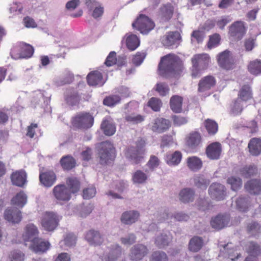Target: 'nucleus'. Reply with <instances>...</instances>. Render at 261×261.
<instances>
[{
  "mask_svg": "<svg viewBox=\"0 0 261 261\" xmlns=\"http://www.w3.org/2000/svg\"><path fill=\"white\" fill-rule=\"evenodd\" d=\"M66 184L70 189L64 185H57L53 189L54 195L56 199L60 202L69 201L71 198V193H76L80 190V182L76 177L67 178Z\"/></svg>",
  "mask_w": 261,
  "mask_h": 261,
  "instance_id": "obj_1",
  "label": "nucleus"
},
{
  "mask_svg": "<svg viewBox=\"0 0 261 261\" xmlns=\"http://www.w3.org/2000/svg\"><path fill=\"white\" fill-rule=\"evenodd\" d=\"M182 68L181 61L174 54H168L163 57L159 64L160 70L166 73H178Z\"/></svg>",
  "mask_w": 261,
  "mask_h": 261,
  "instance_id": "obj_2",
  "label": "nucleus"
},
{
  "mask_svg": "<svg viewBox=\"0 0 261 261\" xmlns=\"http://www.w3.org/2000/svg\"><path fill=\"white\" fill-rule=\"evenodd\" d=\"M145 144V141L140 139L136 142L135 146L126 147L124 150L126 158L135 164L140 163L144 158Z\"/></svg>",
  "mask_w": 261,
  "mask_h": 261,
  "instance_id": "obj_3",
  "label": "nucleus"
},
{
  "mask_svg": "<svg viewBox=\"0 0 261 261\" xmlns=\"http://www.w3.org/2000/svg\"><path fill=\"white\" fill-rule=\"evenodd\" d=\"M99 155L100 163L102 165L113 161L116 156V150L113 144L109 141L101 142L99 145Z\"/></svg>",
  "mask_w": 261,
  "mask_h": 261,
  "instance_id": "obj_4",
  "label": "nucleus"
},
{
  "mask_svg": "<svg viewBox=\"0 0 261 261\" xmlns=\"http://www.w3.org/2000/svg\"><path fill=\"white\" fill-rule=\"evenodd\" d=\"M62 216L54 212H45L41 219V226L48 231H54L59 225Z\"/></svg>",
  "mask_w": 261,
  "mask_h": 261,
  "instance_id": "obj_5",
  "label": "nucleus"
},
{
  "mask_svg": "<svg viewBox=\"0 0 261 261\" xmlns=\"http://www.w3.org/2000/svg\"><path fill=\"white\" fill-rule=\"evenodd\" d=\"M34 53V48L31 45L22 42L12 49L11 56L15 60L29 59L33 56Z\"/></svg>",
  "mask_w": 261,
  "mask_h": 261,
  "instance_id": "obj_6",
  "label": "nucleus"
},
{
  "mask_svg": "<svg viewBox=\"0 0 261 261\" xmlns=\"http://www.w3.org/2000/svg\"><path fill=\"white\" fill-rule=\"evenodd\" d=\"M132 27L142 34H147L155 27L154 22L148 16L140 14L132 23Z\"/></svg>",
  "mask_w": 261,
  "mask_h": 261,
  "instance_id": "obj_7",
  "label": "nucleus"
},
{
  "mask_svg": "<svg viewBox=\"0 0 261 261\" xmlns=\"http://www.w3.org/2000/svg\"><path fill=\"white\" fill-rule=\"evenodd\" d=\"M247 31L245 23L242 21H236L229 27V36L236 40H240L245 36Z\"/></svg>",
  "mask_w": 261,
  "mask_h": 261,
  "instance_id": "obj_8",
  "label": "nucleus"
},
{
  "mask_svg": "<svg viewBox=\"0 0 261 261\" xmlns=\"http://www.w3.org/2000/svg\"><path fill=\"white\" fill-rule=\"evenodd\" d=\"M217 59L219 65L224 69L229 70L235 67L234 60L228 50L219 53L217 55Z\"/></svg>",
  "mask_w": 261,
  "mask_h": 261,
  "instance_id": "obj_9",
  "label": "nucleus"
},
{
  "mask_svg": "<svg viewBox=\"0 0 261 261\" xmlns=\"http://www.w3.org/2000/svg\"><path fill=\"white\" fill-rule=\"evenodd\" d=\"M39 179L41 185L45 188H50L55 184L57 175L53 170H42L39 172Z\"/></svg>",
  "mask_w": 261,
  "mask_h": 261,
  "instance_id": "obj_10",
  "label": "nucleus"
},
{
  "mask_svg": "<svg viewBox=\"0 0 261 261\" xmlns=\"http://www.w3.org/2000/svg\"><path fill=\"white\" fill-rule=\"evenodd\" d=\"M201 144L202 137L198 132H192L185 138V145L191 151H197Z\"/></svg>",
  "mask_w": 261,
  "mask_h": 261,
  "instance_id": "obj_11",
  "label": "nucleus"
},
{
  "mask_svg": "<svg viewBox=\"0 0 261 261\" xmlns=\"http://www.w3.org/2000/svg\"><path fill=\"white\" fill-rule=\"evenodd\" d=\"M94 122L92 115H77L72 121L73 127L77 128H88L91 127Z\"/></svg>",
  "mask_w": 261,
  "mask_h": 261,
  "instance_id": "obj_12",
  "label": "nucleus"
},
{
  "mask_svg": "<svg viewBox=\"0 0 261 261\" xmlns=\"http://www.w3.org/2000/svg\"><path fill=\"white\" fill-rule=\"evenodd\" d=\"M208 194L213 199L218 201L222 200L226 196V189L222 184L213 183L209 188Z\"/></svg>",
  "mask_w": 261,
  "mask_h": 261,
  "instance_id": "obj_13",
  "label": "nucleus"
},
{
  "mask_svg": "<svg viewBox=\"0 0 261 261\" xmlns=\"http://www.w3.org/2000/svg\"><path fill=\"white\" fill-rule=\"evenodd\" d=\"M222 146L220 143L214 142L208 144L205 148V154L211 160H219L221 155Z\"/></svg>",
  "mask_w": 261,
  "mask_h": 261,
  "instance_id": "obj_14",
  "label": "nucleus"
},
{
  "mask_svg": "<svg viewBox=\"0 0 261 261\" xmlns=\"http://www.w3.org/2000/svg\"><path fill=\"white\" fill-rule=\"evenodd\" d=\"M27 174L25 170L21 169L13 172L10 175L12 185L23 187L27 182Z\"/></svg>",
  "mask_w": 261,
  "mask_h": 261,
  "instance_id": "obj_15",
  "label": "nucleus"
},
{
  "mask_svg": "<svg viewBox=\"0 0 261 261\" xmlns=\"http://www.w3.org/2000/svg\"><path fill=\"white\" fill-rule=\"evenodd\" d=\"M149 126L153 132L162 133L169 128L170 123L164 118H157L149 124Z\"/></svg>",
  "mask_w": 261,
  "mask_h": 261,
  "instance_id": "obj_16",
  "label": "nucleus"
},
{
  "mask_svg": "<svg viewBox=\"0 0 261 261\" xmlns=\"http://www.w3.org/2000/svg\"><path fill=\"white\" fill-rule=\"evenodd\" d=\"M216 84V80L212 75H207L202 77L199 82L198 91L205 92L214 87Z\"/></svg>",
  "mask_w": 261,
  "mask_h": 261,
  "instance_id": "obj_17",
  "label": "nucleus"
},
{
  "mask_svg": "<svg viewBox=\"0 0 261 261\" xmlns=\"http://www.w3.org/2000/svg\"><path fill=\"white\" fill-rule=\"evenodd\" d=\"M87 81L88 84L91 86H101L105 83L102 73L98 70L89 72L87 76Z\"/></svg>",
  "mask_w": 261,
  "mask_h": 261,
  "instance_id": "obj_18",
  "label": "nucleus"
},
{
  "mask_svg": "<svg viewBox=\"0 0 261 261\" xmlns=\"http://www.w3.org/2000/svg\"><path fill=\"white\" fill-rule=\"evenodd\" d=\"M4 218L12 223H18L22 219L21 213L17 208H8L5 212Z\"/></svg>",
  "mask_w": 261,
  "mask_h": 261,
  "instance_id": "obj_19",
  "label": "nucleus"
},
{
  "mask_svg": "<svg viewBox=\"0 0 261 261\" xmlns=\"http://www.w3.org/2000/svg\"><path fill=\"white\" fill-rule=\"evenodd\" d=\"M191 62L204 70L208 66L210 58L206 54H196L191 59Z\"/></svg>",
  "mask_w": 261,
  "mask_h": 261,
  "instance_id": "obj_20",
  "label": "nucleus"
},
{
  "mask_svg": "<svg viewBox=\"0 0 261 261\" xmlns=\"http://www.w3.org/2000/svg\"><path fill=\"white\" fill-rule=\"evenodd\" d=\"M246 250L249 254L245 261H257L256 256L261 253L260 246L253 242H249L247 245Z\"/></svg>",
  "mask_w": 261,
  "mask_h": 261,
  "instance_id": "obj_21",
  "label": "nucleus"
},
{
  "mask_svg": "<svg viewBox=\"0 0 261 261\" xmlns=\"http://www.w3.org/2000/svg\"><path fill=\"white\" fill-rule=\"evenodd\" d=\"M50 244L48 241H45L41 238H34L31 245V249L35 252L43 253L49 248Z\"/></svg>",
  "mask_w": 261,
  "mask_h": 261,
  "instance_id": "obj_22",
  "label": "nucleus"
},
{
  "mask_svg": "<svg viewBox=\"0 0 261 261\" xmlns=\"http://www.w3.org/2000/svg\"><path fill=\"white\" fill-rule=\"evenodd\" d=\"M246 191L252 195L261 193V180L253 179L248 180L244 185Z\"/></svg>",
  "mask_w": 261,
  "mask_h": 261,
  "instance_id": "obj_23",
  "label": "nucleus"
},
{
  "mask_svg": "<svg viewBox=\"0 0 261 261\" xmlns=\"http://www.w3.org/2000/svg\"><path fill=\"white\" fill-rule=\"evenodd\" d=\"M229 217L227 215H218L211 221L212 227L217 230L222 229L228 225Z\"/></svg>",
  "mask_w": 261,
  "mask_h": 261,
  "instance_id": "obj_24",
  "label": "nucleus"
},
{
  "mask_svg": "<svg viewBox=\"0 0 261 261\" xmlns=\"http://www.w3.org/2000/svg\"><path fill=\"white\" fill-rule=\"evenodd\" d=\"M148 253L147 247L143 245H135L131 250L130 256L134 261L142 259Z\"/></svg>",
  "mask_w": 261,
  "mask_h": 261,
  "instance_id": "obj_25",
  "label": "nucleus"
},
{
  "mask_svg": "<svg viewBox=\"0 0 261 261\" xmlns=\"http://www.w3.org/2000/svg\"><path fill=\"white\" fill-rule=\"evenodd\" d=\"M39 231L37 227L33 224H28L24 229V232L22 234L23 240L25 242L31 241L34 238H37Z\"/></svg>",
  "mask_w": 261,
  "mask_h": 261,
  "instance_id": "obj_26",
  "label": "nucleus"
},
{
  "mask_svg": "<svg viewBox=\"0 0 261 261\" xmlns=\"http://www.w3.org/2000/svg\"><path fill=\"white\" fill-rule=\"evenodd\" d=\"M85 238L91 245L95 246L100 245L103 241V239L99 231L93 230L87 232Z\"/></svg>",
  "mask_w": 261,
  "mask_h": 261,
  "instance_id": "obj_27",
  "label": "nucleus"
},
{
  "mask_svg": "<svg viewBox=\"0 0 261 261\" xmlns=\"http://www.w3.org/2000/svg\"><path fill=\"white\" fill-rule=\"evenodd\" d=\"M180 39V35L177 32H170L163 38L162 42L164 46L170 47L178 44Z\"/></svg>",
  "mask_w": 261,
  "mask_h": 261,
  "instance_id": "obj_28",
  "label": "nucleus"
},
{
  "mask_svg": "<svg viewBox=\"0 0 261 261\" xmlns=\"http://www.w3.org/2000/svg\"><path fill=\"white\" fill-rule=\"evenodd\" d=\"M139 217V213L137 211H126L122 214L121 221L125 224H131L135 223Z\"/></svg>",
  "mask_w": 261,
  "mask_h": 261,
  "instance_id": "obj_29",
  "label": "nucleus"
},
{
  "mask_svg": "<svg viewBox=\"0 0 261 261\" xmlns=\"http://www.w3.org/2000/svg\"><path fill=\"white\" fill-rule=\"evenodd\" d=\"M248 147L252 155H259L261 152V140L256 138H252L249 141Z\"/></svg>",
  "mask_w": 261,
  "mask_h": 261,
  "instance_id": "obj_30",
  "label": "nucleus"
},
{
  "mask_svg": "<svg viewBox=\"0 0 261 261\" xmlns=\"http://www.w3.org/2000/svg\"><path fill=\"white\" fill-rule=\"evenodd\" d=\"M182 97L178 95L172 96L170 100V106L172 111L179 113L182 110Z\"/></svg>",
  "mask_w": 261,
  "mask_h": 261,
  "instance_id": "obj_31",
  "label": "nucleus"
},
{
  "mask_svg": "<svg viewBox=\"0 0 261 261\" xmlns=\"http://www.w3.org/2000/svg\"><path fill=\"white\" fill-rule=\"evenodd\" d=\"M174 8L170 4L163 5L160 9V15L164 21L169 20L173 14Z\"/></svg>",
  "mask_w": 261,
  "mask_h": 261,
  "instance_id": "obj_32",
  "label": "nucleus"
},
{
  "mask_svg": "<svg viewBox=\"0 0 261 261\" xmlns=\"http://www.w3.org/2000/svg\"><path fill=\"white\" fill-rule=\"evenodd\" d=\"M60 164L64 170H70L75 167L76 161L71 155L63 156L60 160Z\"/></svg>",
  "mask_w": 261,
  "mask_h": 261,
  "instance_id": "obj_33",
  "label": "nucleus"
},
{
  "mask_svg": "<svg viewBox=\"0 0 261 261\" xmlns=\"http://www.w3.org/2000/svg\"><path fill=\"white\" fill-rule=\"evenodd\" d=\"M195 192L190 188L182 189L179 193V199L184 203L193 201L194 198Z\"/></svg>",
  "mask_w": 261,
  "mask_h": 261,
  "instance_id": "obj_34",
  "label": "nucleus"
},
{
  "mask_svg": "<svg viewBox=\"0 0 261 261\" xmlns=\"http://www.w3.org/2000/svg\"><path fill=\"white\" fill-rule=\"evenodd\" d=\"M101 129L107 136H112L116 132V126L111 120L105 119L101 124Z\"/></svg>",
  "mask_w": 261,
  "mask_h": 261,
  "instance_id": "obj_35",
  "label": "nucleus"
},
{
  "mask_svg": "<svg viewBox=\"0 0 261 261\" xmlns=\"http://www.w3.org/2000/svg\"><path fill=\"white\" fill-rule=\"evenodd\" d=\"M27 196L23 191H20L11 199V204L22 207L27 203Z\"/></svg>",
  "mask_w": 261,
  "mask_h": 261,
  "instance_id": "obj_36",
  "label": "nucleus"
},
{
  "mask_svg": "<svg viewBox=\"0 0 261 261\" xmlns=\"http://www.w3.org/2000/svg\"><path fill=\"white\" fill-rule=\"evenodd\" d=\"M182 153L179 151H175L171 154L166 155V161L169 166H177L182 159Z\"/></svg>",
  "mask_w": 261,
  "mask_h": 261,
  "instance_id": "obj_37",
  "label": "nucleus"
},
{
  "mask_svg": "<svg viewBox=\"0 0 261 261\" xmlns=\"http://www.w3.org/2000/svg\"><path fill=\"white\" fill-rule=\"evenodd\" d=\"M203 244V242L201 238L197 236L194 237L189 242V249L191 251L197 252L201 249Z\"/></svg>",
  "mask_w": 261,
  "mask_h": 261,
  "instance_id": "obj_38",
  "label": "nucleus"
},
{
  "mask_svg": "<svg viewBox=\"0 0 261 261\" xmlns=\"http://www.w3.org/2000/svg\"><path fill=\"white\" fill-rule=\"evenodd\" d=\"M187 166L192 171H197L202 166V162L197 156L189 157L187 159Z\"/></svg>",
  "mask_w": 261,
  "mask_h": 261,
  "instance_id": "obj_39",
  "label": "nucleus"
},
{
  "mask_svg": "<svg viewBox=\"0 0 261 261\" xmlns=\"http://www.w3.org/2000/svg\"><path fill=\"white\" fill-rule=\"evenodd\" d=\"M126 45L129 50L133 51L139 46L140 40L136 35L129 34L126 37Z\"/></svg>",
  "mask_w": 261,
  "mask_h": 261,
  "instance_id": "obj_40",
  "label": "nucleus"
},
{
  "mask_svg": "<svg viewBox=\"0 0 261 261\" xmlns=\"http://www.w3.org/2000/svg\"><path fill=\"white\" fill-rule=\"evenodd\" d=\"M236 202L237 209L241 212H245L247 211L249 205L250 197L241 196L237 199Z\"/></svg>",
  "mask_w": 261,
  "mask_h": 261,
  "instance_id": "obj_41",
  "label": "nucleus"
},
{
  "mask_svg": "<svg viewBox=\"0 0 261 261\" xmlns=\"http://www.w3.org/2000/svg\"><path fill=\"white\" fill-rule=\"evenodd\" d=\"M193 180L195 186L202 190H205L210 183V180L205 178L203 175L194 177Z\"/></svg>",
  "mask_w": 261,
  "mask_h": 261,
  "instance_id": "obj_42",
  "label": "nucleus"
},
{
  "mask_svg": "<svg viewBox=\"0 0 261 261\" xmlns=\"http://www.w3.org/2000/svg\"><path fill=\"white\" fill-rule=\"evenodd\" d=\"M248 70L250 73L255 75L261 73V60L256 59L251 61L248 65Z\"/></svg>",
  "mask_w": 261,
  "mask_h": 261,
  "instance_id": "obj_43",
  "label": "nucleus"
},
{
  "mask_svg": "<svg viewBox=\"0 0 261 261\" xmlns=\"http://www.w3.org/2000/svg\"><path fill=\"white\" fill-rule=\"evenodd\" d=\"M239 98L243 101H247L252 98V92L250 86L244 85L240 90Z\"/></svg>",
  "mask_w": 261,
  "mask_h": 261,
  "instance_id": "obj_44",
  "label": "nucleus"
},
{
  "mask_svg": "<svg viewBox=\"0 0 261 261\" xmlns=\"http://www.w3.org/2000/svg\"><path fill=\"white\" fill-rule=\"evenodd\" d=\"M240 173L245 177L249 178L257 173V169L254 165L246 166L240 170Z\"/></svg>",
  "mask_w": 261,
  "mask_h": 261,
  "instance_id": "obj_45",
  "label": "nucleus"
},
{
  "mask_svg": "<svg viewBox=\"0 0 261 261\" xmlns=\"http://www.w3.org/2000/svg\"><path fill=\"white\" fill-rule=\"evenodd\" d=\"M227 183L230 185L231 189L234 191L239 190L242 187V181L240 177L231 176L227 179Z\"/></svg>",
  "mask_w": 261,
  "mask_h": 261,
  "instance_id": "obj_46",
  "label": "nucleus"
},
{
  "mask_svg": "<svg viewBox=\"0 0 261 261\" xmlns=\"http://www.w3.org/2000/svg\"><path fill=\"white\" fill-rule=\"evenodd\" d=\"M221 41L220 35L218 33L213 34L209 36V39L207 43V46L208 49L218 46Z\"/></svg>",
  "mask_w": 261,
  "mask_h": 261,
  "instance_id": "obj_47",
  "label": "nucleus"
},
{
  "mask_svg": "<svg viewBox=\"0 0 261 261\" xmlns=\"http://www.w3.org/2000/svg\"><path fill=\"white\" fill-rule=\"evenodd\" d=\"M147 175L140 170H137L133 175L132 180L137 184L144 183L147 179Z\"/></svg>",
  "mask_w": 261,
  "mask_h": 261,
  "instance_id": "obj_48",
  "label": "nucleus"
},
{
  "mask_svg": "<svg viewBox=\"0 0 261 261\" xmlns=\"http://www.w3.org/2000/svg\"><path fill=\"white\" fill-rule=\"evenodd\" d=\"M121 100V98L117 95H111L106 97L103 101V103L108 106L112 107L118 103Z\"/></svg>",
  "mask_w": 261,
  "mask_h": 261,
  "instance_id": "obj_49",
  "label": "nucleus"
},
{
  "mask_svg": "<svg viewBox=\"0 0 261 261\" xmlns=\"http://www.w3.org/2000/svg\"><path fill=\"white\" fill-rule=\"evenodd\" d=\"M147 105L154 112H158L162 106V102L158 98L151 97L149 100Z\"/></svg>",
  "mask_w": 261,
  "mask_h": 261,
  "instance_id": "obj_50",
  "label": "nucleus"
},
{
  "mask_svg": "<svg viewBox=\"0 0 261 261\" xmlns=\"http://www.w3.org/2000/svg\"><path fill=\"white\" fill-rule=\"evenodd\" d=\"M170 240L169 236L162 234L156 238L155 243L159 247L162 248L168 245Z\"/></svg>",
  "mask_w": 261,
  "mask_h": 261,
  "instance_id": "obj_51",
  "label": "nucleus"
},
{
  "mask_svg": "<svg viewBox=\"0 0 261 261\" xmlns=\"http://www.w3.org/2000/svg\"><path fill=\"white\" fill-rule=\"evenodd\" d=\"M24 254L20 250H13L9 255V261H24Z\"/></svg>",
  "mask_w": 261,
  "mask_h": 261,
  "instance_id": "obj_52",
  "label": "nucleus"
},
{
  "mask_svg": "<svg viewBox=\"0 0 261 261\" xmlns=\"http://www.w3.org/2000/svg\"><path fill=\"white\" fill-rule=\"evenodd\" d=\"M120 254V247L117 245L115 250H112L108 256L102 258L103 261H115Z\"/></svg>",
  "mask_w": 261,
  "mask_h": 261,
  "instance_id": "obj_53",
  "label": "nucleus"
},
{
  "mask_svg": "<svg viewBox=\"0 0 261 261\" xmlns=\"http://www.w3.org/2000/svg\"><path fill=\"white\" fill-rule=\"evenodd\" d=\"M205 126L208 134H215L218 131V125L214 121L207 119L205 121Z\"/></svg>",
  "mask_w": 261,
  "mask_h": 261,
  "instance_id": "obj_54",
  "label": "nucleus"
},
{
  "mask_svg": "<svg viewBox=\"0 0 261 261\" xmlns=\"http://www.w3.org/2000/svg\"><path fill=\"white\" fill-rule=\"evenodd\" d=\"M150 261H168V258L165 252L158 251L152 253Z\"/></svg>",
  "mask_w": 261,
  "mask_h": 261,
  "instance_id": "obj_55",
  "label": "nucleus"
},
{
  "mask_svg": "<svg viewBox=\"0 0 261 261\" xmlns=\"http://www.w3.org/2000/svg\"><path fill=\"white\" fill-rule=\"evenodd\" d=\"M247 230L249 233L255 235L261 230V226L257 223L253 222L247 225Z\"/></svg>",
  "mask_w": 261,
  "mask_h": 261,
  "instance_id": "obj_56",
  "label": "nucleus"
},
{
  "mask_svg": "<svg viewBox=\"0 0 261 261\" xmlns=\"http://www.w3.org/2000/svg\"><path fill=\"white\" fill-rule=\"evenodd\" d=\"M146 54L145 52H137L135 55L133 56L132 59L133 63L136 66L140 65L146 57Z\"/></svg>",
  "mask_w": 261,
  "mask_h": 261,
  "instance_id": "obj_57",
  "label": "nucleus"
},
{
  "mask_svg": "<svg viewBox=\"0 0 261 261\" xmlns=\"http://www.w3.org/2000/svg\"><path fill=\"white\" fill-rule=\"evenodd\" d=\"M116 63V53L115 51H111L107 56L105 64L107 66L111 67L115 65Z\"/></svg>",
  "mask_w": 261,
  "mask_h": 261,
  "instance_id": "obj_58",
  "label": "nucleus"
},
{
  "mask_svg": "<svg viewBox=\"0 0 261 261\" xmlns=\"http://www.w3.org/2000/svg\"><path fill=\"white\" fill-rule=\"evenodd\" d=\"M92 9L93 11L91 15L95 19H97L101 17L103 14L104 8L100 4L97 5Z\"/></svg>",
  "mask_w": 261,
  "mask_h": 261,
  "instance_id": "obj_59",
  "label": "nucleus"
},
{
  "mask_svg": "<svg viewBox=\"0 0 261 261\" xmlns=\"http://www.w3.org/2000/svg\"><path fill=\"white\" fill-rule=\"evenodd\" d=\"M80 97L77 93H74L68 95L66 98V101L67 104L73 106L79 103Z\"/></svg>",
  "mask_w": 261,
  "mask_h": 261,
  "instance_id": "obj_60",
  "label": "nucleus"
},
{
  "mask_svg": "<svg viewBox=\"0 0 261 261\" xmlns=\"http://www.w3.org/2000/svg\"><path fill=\"white\" fill-rule=\"evenodd\" d=\"M160 163V161L159 158L155 155H152L147 163V166L150 169L153 170L159 166Z\"/></svg>",
  "mask_w": 261,
  "mask_h": 261,
  "instance_id": "obj_61",
  "label": "nucleus"
},
{
  "mask_svg": "<svg viewBox=\"0 0 261 261\" xmlns=\"http://www.w3.org/2000/svg\"><path fill=\"white\" fill-rule=\"evenodd\" d=\"M156 91L161 96H164L168 93L169 88L168 86L164 83H158L156 85Z\"/></svg>",
  "mask_w": 261,
  "mask_h": 261,
  "instance_id": "obj_62",
  "label": "nucleus"
},
{
  "mask_svg": "<svg viewBox=\"0 0 261 261\" xmlns=\"http://www.w3.org/2000/svg\"><path fill=\"white\" fill-rule=\"evenodd\" d=\"M96 189L94 187H90L85 189L83 192V197L84 199H90L96 194Z\"/></svg>",
  "mask_w": 261,
  "mask_h": 261,
  "instance_id": "obj_63",
  "label": "nucleus"
},
{
  "mask_svg": "<svg viewBox=\"0 0 261 261\" xmlns=\"http://www.w3.org/2000/svg\"><path fill=\"white\" fill-rule=\"evenodd\" d=\"M64 241L66 245L71 246L75 244L76 237L72 233H68L66 234Z\"/></svg>",
  "mask_w": 261,
  "mask_h": 261,
  "instance_id": "obj_64",
  "label": "nucleus"
}]
</instances>
